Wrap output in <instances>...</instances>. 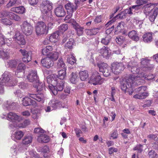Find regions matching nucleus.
<instances>
[{
	"label": "nucleus",
	"instance_id": "nucleus-35",
	"mask_svg": "<svg viewBox=\"0 0 158 158\" xmlns=\"http://www.w3.org/2000/svg\"><path fill=\"white\" fill-rule=\"evenodd\" d=\"M143 40L145 43H149L152 40V33H148L143 35Z\"/></svg>",
	"mask_w": 158,
	"mask_h": 158
},
{
	"label": "nucleus",
	"instance_id": "nucleus-20",
	"mask_svg": "<svg viewBox=\"0 0 158 158\" xmlns=\"http://www.w3.org/2000/svg\"><path fill=\"white\" fill-rule=\"evenodd\" d=\"M37 74L36 71L31 70L27 76V79L30 82H37L39 81V77Z\"/></svg>",
	"mask_w": 158,
	"mask_h": 158
},
{
	"label": "nucleus",
	"instance_id": "nucleus-61",
	"mask_svg": "<svg viewBox=\"0 0 158 158\" xmlns=\"http://www.w3.org/2000/svg\"><path fill=\"white\" fill-rule=\"evenodd\" d=\"M124 23L123 22L119 23L116 27L117 31H120L121 30H123L124 29Z\"/></svg>",
	"mask_w": 158,
	"mask_h": 158
},
{
	"label": "nucleus",
	"instance_id": "nucleus-59",
	"mask_svg": "<svg viewBox=\"0 0 158 158\" xmlns=\"http://www.w3.org/2000/svg\"><path fill=\"white\" fill-rule=\"evenodd\" d=\"M101 72H102L103 73V75L104 76L107 77L110 74L111 72L110 68L109 67L107 68L106 69H105V70H104L103 71H102Z\"/></svg>",
	"mask_w": 158,
	"mask_h": 158
},
{
	"label": "nucleus",
	"instance_id": "nucleus-43",
	"mask_svg": "<svg viewBox=\"0 0 158 158\" xmlns=\"http://www.w3.org/2000/svg\"><path fill=\"white\" fill-rule=\"evenodd\" d=\"M76 30L77 34L78 36H81L82 35L83 33L84 28L81 27L79 24L75 26L74 27Z\"/></svg>",
	"mask_w": 158,
	"mask_h": 158
},
{
	"label": "nucleus",
	"instance_id": "nucleus-41",
	"mask_svg": "<svg viewBox=\"0 0 158 158\" xmlns=\"http://www.w3.org/2000/svg\"><path fill=\"white\" fill-rule=\"evenodd\" d=\"M76 59L75 58L73 53L68 55L67 62L68 63L73 65L76 63Z\"/></svg>",
	"mask_w": 158,
	"mask_h": 158
},
{
	"label": "nucleus",
	"instance_id": "nucleus-44",
	"mask_svg": "<svg viewBox=\"0 0 158 158\" xmlns=\"http://www.w3.org/2000/svg\"><path fill=\"white\" fill-rule=\"evenodd\" d=\"M34 84V86L36 88L37 91H41L43 90L44 87V85L42 82H40L39 80L37 82H35Z\"/></svg>",
	"mask_w": 158,
	"mask_h": 158
},
{
	"label": "nucleus",
	"instance_id": "nucleus-34",
	"mask_svg": "<svg viewBox=\"0 0 158 158\" xmlns=\"http://www.w3.org/2000/svg\"><path fill=\"white\" fill-rule=\"evenodd\" d=\"M7 17L10 19L16 21H19L21 20V18L19 16L11 12L8 11Z\"/></svg>",
	"mask_w": 158,
	"mask_h": 158
},
{
	"label": "nucleus",
	"instance_id": "nucleus-24",
	"mask_svg": "<svg viewBox=\"0 0 158 158\" xmlns=\"http://www.w3.org/2000/svg\"><path fill=\"white\" fill-rule=\"evenodd\" d=\"M65 7L67 10L68 13H73L75 11L77 7L76 5L71 2H69L65 5Z\"/></svg>",
	"mask_w": 158,
	"mask_h": 158
},
{
	"label": "nucleus",
	"instance_id": "nucleus-54",
	"mask_svg": "<svg viewBox=\"0 0 158 158\" xmlns=\"http://www.w3.org/2000/svg\"><path fill=\"white\" fill-rule=\"evenodd\" d=\"M140 7L139 5H133L132 6L128 8L129 10L131 11V15L133 14L134 12H135L137 10L139 9Z\"/></svg>",
	"mask_w": 158,
	"mask_h": 158
},
{
	"label": "nucleus",
	"instance_id": "nucleus-25",
	"mask_svg": "<svg viewBox=\"0 0 158 158\" xmlns=\"http://www.w3.org/2000/svg\"><path fill=\"white\" fill-rule=\"evenodd\" d=\"M55 13L56 15L59 17L64 16L65 15V12L64 8L61 6H60L55 9Z\"/></svg>",
	"mask_w": 158,
	"mask_h": 158
},
{
	"label": "nucleus",
	"instance_id": "nucleus-26",
	"mask_svg": "<svg viewBox=\"0 0 158 158\" xmlns=\"http://www.w3.org/2000/svg\"><path fill=\"white\" fill-rule=\"evenodd\" d=\"M24 135L23 132L21 131H18L15 132L11 135L12 139L15 140L16 139L19 140L23 137Z\"/></svg>",
	"mask_w": 158,
	"mask_h": 158
},
{
	"label": "nucleus",
	"instance_id": "nucleus-49",
	"mask_svg": "<svg viewBox=\"0 0 158 158\" xmlns=\"http://www.w3.org/2000/svg\"><path fill=\"white\" fill-rule=\"evenodd\" d=\"M111 37L109 35H107L105 38L102 39L101 42L103 44L106 45L108 44L110 41Z\"/></svg>",
	"mask_w": 158,
	"mask_h": 158
},
{
	"label": "nucleus",
	"instance_id": "nucleus-16",
	"mask_svg": "<svg viewBox=\"0 0 158 158\" xmlns=\"http://www.w3.org/2000/svg\"><path fill=\"white\" fill-rule=\"evenodd\" d=\"M13 38L16 42L20 45H23L26 44L24 36L19 32H16Z\"/></svg>",
	"mask_w": 158,
	"mask_h": 158
},
{
	"label": "nucleus",
	"instance_id": "nucleus-27",
	"mask_svg": "<svg viewBox=\"0 0 158 158\" xmlns=\"http://www.w3.org/2000/svg\"><path fill=\"white\" fill-rule=\"evenodd\" d=\"M100 30V28H94L91 29H87L85 30V31L87 35L92 36L96 35L98 33Z\"/></svg>",
	"mask_w": 158,
	"mask_h": 158
},
{
	"label": "nucleus",
	"instance_id": "nucleus-51",
	"mask_svg": "<svg viewBox=\"0 0 158 158\" xmlns=\"http://www.w3.org/2000/svg\"><path fill=\"white\" fill-rule=\"evenodd\" d=\"M74 40L72 39H70L65 44V47L70 49L72 48L73 45Z\"/></svg>",
	"mask_w": 158,
	"mask_h": 158
},
{
	"label": "nucleus",
	"instance_id": "nucleus-30",
	"mask_svg": "<svg viewBox=\"0 0 158 158\" xmlns=\"http://www.w3.org/2000/svg\"><path fill=\"white\" fill-rule=\"evenodd\" d=\"M154 6L152 4H147L145 7L144 10L143 11L144 13L146 15H148L152 13V11H153L154 9Z\"/></svg>",
	"mask_w": 158,
	"mask_h": 158
},
{
	"label": "nucleus",
	"instance_id": "nucleus-47",
	"mask_svg": "<svg viewBox=\"0 0 158 158\" xmlns=\"http://www.w3.org/2000/svg\"><path fill=\"white\" fill-rule=\"evenodd\" d=\"M17 64V61L15 60H11L7 61L6 63V65L8 67L11 68L15 67Z\"/></svg>",
	"mask_w": 158,
	"mask_h": 158
},
{
	"label": "nucleus",
	"instance_id": "nucleus-57",
	"mask_svg": "<svg viewBox=\"0 0 158 158\" xmlns=\"http://www.w3.org/2000/svg\"><path fill=\"white\" fill-rule=\"evenodd\" d=\"M5 40L4 36L2 33H0V46H6Z\"/></svg>",
	"mask_w": 158,
	"mask_h": 158
},
{
	"label": "nucleus",
	"instance_id": "nucleus-48",
	"mask_svg": "<svg viewBox=\"0 0 158 158\" xmlns=\"http://www.w3.org/2000/svg\"><path fill=\"white\" fill-rule=\"evenodd\" d=\"M97 65L99 68L100 72L103 71L105 69H106L107 68L109 67L107 64L104 63H98Z\"/></svg>",
	"mask_w": 158,
	"mask_h": 158
},
{
	"label": "nucleus",
	"instance_id": "nucleus-8",
	"mask_svg": "<svg viewBox=\"0 0 158 158\" xmlns=\"http://www.w3.org/2000/svg\"><path fill=\"white\" fill-rule=\"evenodd\" d=\"M40 9L44 14H47L53 8V4L50 1L43 0L40 4Z\"/></svg>",
	"mask_w": 158,
	"mask_h": 158
},
{
	"label": "nucleus",
	"instance_id": "nucleus-13",
	"mask_svg": "<svg viewBox=\"0 0 158 158\" xmlns=\"http://www.w3.org/2000/svg\"><path fill=\"white\" fill-rule=\"evenodd\" d=\"M155 77V76L153 74H150L147 75L143 72L139 74V76H136V77L138 78V85H140L145 82L144 79L148 80H152Z\"/></svg>",
	"mask_w": 158,
	"mask_h": 158
},
{
	"label": "nucleus",
	"instance_id": "nucleus-55",
	"mask_svg": "<svg viewBox=\"0 0 158 158\" xmlns=\"http://www.w3.org/2000/svg\"><path fill=\"white\" fill-rule=\"evenodd\" d=\"M1 22L2 23L6 26H10L12 23V21L10 20L7 18L2 19H1Z\"/></svg>",
	"mask_w": 158,
	"mask_h": 158
},
{
	"label": "nucleus",
	"instance_id": "nucleus-15",
	"mask_svg": "<svg viewBox=\"0 0 158 158\" xmlns=\"http://www.w3.org/2000/svg\"><path fill=\"white\" fill-rule=\"evenodd\" d=\"M19 52L23 56V62L28 63L31 60V52L27 51L25 49H20Z\"/></svg>",
	"mask_w": 158,
	"mask_h": 158
},
{
	"label": "nucleus",
	"instance_id": "nucleus-17",
	"mask_svg": "<svg viewBox=\"0 0 158 158\" xmlns=\"http://www.w3.org/2000/svg\"><path fill=\"white\" fill-rule=\"evenodd\" d=\"M18 105V104L17 102L9 100L4 102L3 108L6 110H13L15 109Z\"/></svg>",
	"mask_w": 158,
	"mask_h": 158
},
{
	"label": "nucleus",
	"instance_id": "nucleus-12",
	"mask_svg": "<svg viewBox=\"0 0 158 158\" xmlns=\"http://www.w3.org/2000/svg\"><path fill=\"white\" fill-rule=\"evenodd\" d=\"M131 11L129 10L127 8L113 18L111 20H110L107 23L106 25H108V26L111 24L112 23L115 22L117 19H123L125 18L127 15V14L131 15Z\"/></svg>",
	"mask_w": 158,
	"mask_h": 158
},
{
	"label": "nucleus",
	"instance_id": "nucleus-58",
	"mask_svg": "<svg viewBox=\"0 0 158 158\" xmlns=\"http://www.w3.org/2000/svg\"><path fill=\"white\" fill-rule=\"evenodd\" d=\"M19 2L17 0H10L9 2L7 4V7H11L17 4Z\"/></svg>",
	"mask_w": 158,
	"mask_h": 158
},
{
	"label": "nucleus",
	"instance_id": "nucleus-28",
	"mask_svg": "<svg viewBox=\"0 0 158 158\" xmlns=\"http://www.w3.org/2000/svg\"><path fill=\"white\" fill-rule=\"evenodd\" d=\"M128 36L132 40L135 41H138L139 40V37L137 31L135 30H132L129 32Z\"/></svg>",
	"mask_w": 158,
	"mask_h": 158
},
{
	"label": "nucleus",
	"instance_id": "nucleus-29",
	"mask_svg": "<svg viewBox=\"0 0 158 158\" xmlns=\"http://www.w3.org/2000/svg\"><path fill=\"white\" fill-rule=\"evenodd\" d=\"M23 104L24 106H27L30 105H35V101L32 100L31 98L28 97H26L23 99Z\"/></svg>",
	"mask_w": 158,
	"mask_h": 158
},
{
	"label": "nucleus",
	"instance_id": "nucleus-3",
	"mask_svg": "<svg viewBox=\"0 0 158 158\" xmlns=\"http://www.w3.org/2000/svg\"><path fill=\"white\" fill-rule=\"evenodd\" d=\"M137 77L133 75H130L128 78L123 80L121 82L120 87L121 89L125 92L128 89L131 88L132 85H138L139 80Z\"/></svg>",
	"mask_w": 158,
	"mask_h": 158
},
{
	"label": "nucleus",
	"instance_id": "nucleus-46",
	"mask_svg": "<svg viewBox=\"0 0 158 158\" xmlns=\"http://www.w3.org/2000/svg\"><path fill=\"white\" fill-rule=\"evenodd\" d=\"M30 123V121L29 120H25L22 123H18L16 126V129L20 127L24 128L29 124Z\"/></svg>",
	"mask_w": 158,
	"mask_h": 158
},
{
	"label": "nucleus",
	"instance_id": "nucleus-56",
	"mask_svg": "<svg viewBox=\"0 0 158 158\" xmlns=\"http://www.w3.org/2000/svg\"><path fill=\"white\" fill-rule=\"evenodd\" d=\"M118 137V134L117 130H114L112 133L110 134V139H115Z\"/></svg>",
	"mask_w": 158,
	"mask_h": 158
},
{
	"label": "nucleus",
	"instance_id": "nucleus-10",
	"mask_svg": "<svg viewBox=\"0 0 158 158\" xmlns=\"http://www.w3.org/2000/svg\"><path fill=\"white\" fill-rule=\"evenodd\" d=\"M89 82L94 85H101L103 82L102 79L99 73L96 71L93 72L90 79Z\"/></svg>",
	"mask_w": 158,
	"mask_h": 158
},
{
	"label": "nucleus",
	"instance_id": "nucleus-9",
	"mask_svg": "<svg viewBox=\"0 0 158 158\" xmlns=\"http://www.w3.org/2000/svg\"><path fill=\"white\" fill-rule=\"evenodd\" d=\"M150 60L147 58H142L141 59V69L143 71L145 72L151 70L154 68V65L150 64Z\"/></svg>",
	"mask_w": 158,
	"mask_h": 158
},
{
	"label": "nucleus",
	"instance_id": "nucleus-64",
	"mask_svg": "<svg viewBox=\"0 0 158 158\" xmlns=\"http://www.w3.org/2000/svg\"><path fill=\"white\" fill-rule=\"evenodd\" d=\"M44 130L40 127L35 128L34 129V132L35 133L40 134L41 133H43Z\"/></svg>",
	"mask_w": 158,
	"mask_h": 158
},
{
	"label": "nucleus",
	"instance_id": "nucleus-42",
	"mask_svg": "<svg viewBox=\"0 0 158 158\" xmlns=\"http://www.w3.org/2000/svg\"><path fill=\"white\" fill-rule=\"evenodd\" d=\"M53 49L52 47L50 46H47L42 49V53L44 55H47L48 57V55L49 53H51V52L53 50Z\"/></svg>",
	"mask_w": 158,
	"mask_h": 158
},
{
	"label": "nucleus",
	"instance_id": "nucleus-53",
	"mask_svg": "<svg viewBox=\"0 0 158 158\" xmlns=\"http://www.w3.org/2000/svg\"><path fill=\"white\" fill-rule=\"evenodd\" d=\"M68 27L67 24H64L60 25L58 27L59 31L62 33H64L68 29Z\"/></svg>",
	"mask_w": 158,
	"mask_h": 158
},
{
	"label": "nucleus",
	"instance_id": "nucleus-22",
	"mask_svg": "<svg viewBox=\"0 0 158 158\" xmlns=\"http://www.w3.org/2000/svg\"><path fill=\"white\" fill-rule=\"evenodd\" d=\"M41 63L43 66L49 68L53 65V62L48 57L42 59Z\"/></svg>",
	"mask_w": 158,
	"mask_h": 158
},
{
	"label": "nucleus",
	"instance_id": "nucleus-63",
	"mask_svg": "<svg viewBox=\"0 0 158 158\" xmlns=\"http://www.w3.org/2000/svg\"><path fill=\"white\" fill-rule=\"evenodd\" d=\"M143 145L141 144L137 145L134 148L135 150H137L139 153L143 151Z\"/></svg>",
	"mask_w": 158,
	"mask_h": 158
},
{
	"label": "nucleus",
	"instance_id": "nucleus-18",
	"mask_svg": "<svg viewBox=\"0 0 158 158\" xmlns=\"http://www.w3.org/2000/svg\"><path fill=\"white\" fill-rule=\"evenodd\" d=\"M26 69V66L24 64L22 63H20L18 65L15 75L18 77L24 76V71Z\"/></svg>",
	"mask_w": 158,
	"mask_h": 158
},
{
	"label": "nucleus",
	"instance_id": "nucleus-50",
	"mask_svg": "<svg viewBox=\"0 0 158 158\" xmlns=\"http://www.w3.org/2000/svg\"><path fill=\"white\" fill-rule=\"evenodd\" d=\"M78 80L77 76V74L75 73H72L71 77L70 78V81L73 84L76 83Z\"/></svg>",
	"mask_w": 158,
	"mask_h": 158
},
{
	"label": "nucleus",
	"instance_id": "nucleus-4",
	"mask_svg": "<svg viewBox=\"0 0 158 158\" xmlns=\"http://www.w3.org/2000/svg\"><path fill=\"white\" fill-rule=\"evenodd\" d=\"M147 89V87L145 86H141L136 88L134 90L136 94L133 96V98L139 99L146 98L149 95L148 92H145Z\"/></svg>",
	"mask_w": 158,
	"mask_h": 158
},
{
	"label": "nucleus",
	"instance_id": "nucleus-38",
	"mask_svg": "<svg viewBox=\"0 0 158 158\" xmlns=\"http://www.w3.org/2000/svg\"><path fill=\"white\" fill-rule=\"evenodd\" d=\"M66 67L64 68L63 69L58 71V78L60 80L64 79L66 76Z\"/></svg>",
	"mask_w": 158,
	"mask_h": 158
},
{
	"label": "nucleus",
	"instance_id": "nucleus-1",
	"mask_svg": "<svg viewBox=\"0 0 158 158\" xmlns=\"http://www.w3.org/2000/svg\"><path fill=\"white\" fill-rule=\"evenodd\" d=\"M12 74L8 71H5L0 78V93L4 92V86H12L15 85L16 81H13L12 80Z\"/></svg>",
	"mask_w": 158,
	"mask_h": 158
},
{
	"label": "nucleus",
	"instance_id": "nucleus-11",
	"mask_svg": "<svg viewBox=\"0 0 158 158\" xmlns=\"http://www.w3.org/2000/svg\"><path fill=\"white\" fill-rule=\"evenodd\" d=\"M111 66L112 72L116 75L119 74L124 69L123 64L122 63H113Z\"/></svg>",
	"mask_w": 158,
	"mask_h": 158
},
{
	"label": "nucleus",
	"instance_id": "nucleus-60",
	"mask_svg": "<svg viewBox=\"0 0 158 158\" xmlns=\"http://www.w3.org/2000/svg\"><path fill=\"white\" fill-rule=\"evenodd\" d=\"M148 155L150 158H157L158 157V155L153 150L150 151Z\"/></svg>",
	"mask_w": 158,
	"mask_h": 158
},
{
	"label": "nucleus",
	"instance_id": "nucleus-6",
	"mask_svg": "<svg viewBox=\"0 0 158 158\" xmlns=\"http://www.w3.org/2000/svg\"><path fill=\"white\" fill-rule=\"evenodd\" d=\"M35 31L38 35L47 33L48 28L45 23L43 22H39L37 23Z\"/></svg>",
	"mask_w": 158,
	"mask_h": 158
},
{
	"label": "nucleus",
	"instance_id": "nucleus-14",
	"mask_svg": "<svg viewBox=\"0 0 158 158\" xmlns=\"http://www.w3.org/2000/svg\"><path fill=\"white\" fill-rule=\"evenodd\" d=\"M127 67L128 68H131V71L133 73L138 74L137 76L133 75L135 77L139 76V74H141V73H143V72L141 70V68H138L136 63L129 62L127 64Z\"/></svg>",
	"mask_w": 158,
	"mask_h": 158
},
{
	"label": "nucleus",
	"instance_id": "nucleus-21",
	"mask_svg": "<svg viewBox=\"0 0 158 158\" xmlns=\"http://www.w3.org/2000/svg\"><path fill=\"white\" fill-rule=\"evenodd\" d=\"M49 103L54 110L59 108L62 105V102L55 98H52Z\"/></svg>",
	"mask_w": 158,
	"mask_h": 158
},
{
	"label": "nucleus",
	"instance_id": "nucleus-62",
	"mask_svg": "<svg viewBox=\"0 0 158 158\" xmlns=\"http://www.w3.org/2000/svg\"><path fill=\"white\" fill-rule=\"evenodd\" d=\"M11 39H6V46L11 47L12 48H15L16 46L13 44L11 42Z\"/></svg>",
	"mask_w": 158,
	"mask_h": 158
},
{
	"label": "nucleus",
	"instance_id": "nucleus-7",
	"mask_svg": "<svg viewBox=\"0 0 158 158\" xmlns=\"http://www.w3.org/2000/svg\"><path fill=\"white\" fill-rule=\"evenodd\" d=\"M20 26L22 31L26 35H29L32 34L33 27L30 23L27 21H24Z\"/></svg>",
	"mask_w": 158,
	"mask_h": 158
},
{
	"label": "nucleus",
	"instance_id": "nucleus-5",
	"mask_svg": "<svg viewBox=\"0 0 158 158\" xmlns=\"http://www.w3.org/2000/svg\"><path fill=\"white\" fill-rule=\"evenodd\" d=\"M58 80H52V83H53V82L56 81V85L55 86H53L52 84L48 85L49 88L52 92L54 95H56L57 94L58 91H62L64 89V81L60 80L57 81Z\"/></svg>",
	"mask_w": 158,
	"mask_h": 158
},
{
	"label": "nucleus",
	"instance_id": "nucleus-23",
	"mask_svg": "<svg viewBox=\"0 0 158 158\" xmlns=\"http://www.w3.org/2000/svg\"><path fill=\"white\" fill-rule=\"evenodd\" d=\"M6 46H0V56L3 59L8 58L9 50L5 48Z\"/></svg>",
	"mask_w": 158,
	"mask_h": 158
},
{
	"label": "nucleus",
	"instance_id": "nucleus-31",
	"mask_svg": "<svg viewBox=\"0 0 158 158\" xmlns=\"http://www.w3.org/2000/svg\"><path fill=\"white\" fill-rule=\"evenodd\" d=\"M59 36V33L58 31L55 32L51 34L48 37V40L51 43H55L57 42L58 40V37Z\"/></svg>",
	"mask_w": 158,
	"mask_h": 158
},
{
	"label": "nucleus",
	"instance_id": "nucleus-39",
	"mask_svg": "<svg viewBox=\"0 0 158 158\" xmlns=\"http://www.w3.org/2000/svg\"><path fill=\"white\" fill-rule=\"evenodd\" d=\"M32 138L31 135H26L23 138L22 143L24 145H28L31 143L32 141Z\"/></svg>",
	"mask_w": 158,
	"mask_h": 158
},
{
	"label": "nucleus",
	"instance_id": "nucleus-19",
	"mask_svg": "<svg viewBox=\"0 0 158 158\" xmlns=\"http://www.w3.org/2000/svg\"><path fill=\"white\" fill-rule=\"evenodd\" d=\"M111 50L108 47L105 46H103L98 50V52L101 55L106 59L109 57L111 54Z\"/></svg>",
	"mask_w": 158,
	"mask_h": 158
},
{
	"label": "nucleus",
	"instance_id": "nucleus-33",
	"mask_svg": "<svg viewBox=\"0 0 158 158\" xmlns=\"http://www.w3.org/2000/svg\"><path fill=\"white\" fill-rule=\"evenodd\" d=\"M11 10L19 14H23L25 12V8L23 6L15 7L12 8Z\"/></svg>",
	"mask_w": 158,
	"mask_h": 158
},
{
	"label": "nucleus",
	"instance_id": "nucleus-32",
	"mask_svg": "<svg viewBox=\"0 0 158 158\" xmlns=\"http://www.w3.org/2000/svg\"><path fill=\"white\" fill-rule=\"evenodd\" d=\"M79 77L81 80L84 81L88 79L89 77L88 72L87 70H81L79 72Z\"/></svg>",
	"mask_w": 158,
	"mask_h": 158
},
{
	"label": "nucleus",
	"instance_id": "nucleus-52",
	"mask_svg": "<svg viewBox=\"0 0 158 158\" xmlns=\"http://www.w3.org/2000/svg\"><path fill=\"white\" fill-rule=\"evenodd\" d=\"M65 64L62 58H60L57 62L56 67L58 68H65Z\"/></svg>",
	"mask_w": 158,
	"mask_h": 158
},
{
	"label": "nucleus",
	"instance_id": "nucleus-36",
	"mask_svg": "<svg viewBox=\"0 0 158 158\" xmlns=\"http://www.w3.org/2000/svg\"><path fill=\"white\" fill-rule=\"evenodd\" d=\"M29 96L30 98H33L38 102L41 101L44 98L43 94L41 93L37 94H29Z\"/></svg>",
	"mask_w": 158,
	"mask_h": 158
},
{
	"label": "nucleus",
	"instance_id": "nucleus-45",
	"mask_svg": "<svg viewBox=\"0 0 158 158\" xmlns=\"http://www.w3.org/2000/svg\"><path fill=\"white\" fill-rule=\"evenodd\" d=\"M59 56V54L58 52H53L49 53L48 55V57L51 60L52 59V60H56L58 58Z\"/></svg>",
	"mask_w": 158,
	"mask_h": 158
},
{
	"label": "nucleus",
	"instance_id": "nucleus-37",
	"mask_svg": "<svg viewBox=\"0 0 158 158\" xmlns=\"http://www.w3.org/2000/svg\"><path fill=\"white\" fill-rule=\"evenodd\" d=\"M37 140L40 143H46L49 141V138L48 136L46 135H42L39 136Z\"/></svg>",
	"mask_w": 158,
	"mask_h": 158
},
{
	"label": "nucleus",
	"instance_id": "nucleus-2",
	"mask_svg": "<svg viewBox=\"0 0 158 158\" xmlns=\"http://www.w3.org/2000/svg\"><path fill=\"white\" fill-rule=\"evenodd\" d=\"M3 115L6 117V119L9 121V128L12 130H15L17 124L22 120V117L12 112H10L7 114Z\"/></svg>",
	"mask_w": 158,
	"mask_h": 158
},
{
	"label": "nucleus",
	"instance_id": "nucleus-40",
	"mask_svg": "<svg viewBox=\"0 0 158 158\" xmlns=\"http://www.w3.org/2000/svg\"><path fill=\"white\" fill-rule=\"evenodd\" d=\"M158 13V8L157 7H155L153 11V13L149 15H150L149 18L151 22H153L154 21Z\"/></svg>",
	"mask_w": 158,
	"mask_h": 158
}]
</instances>
